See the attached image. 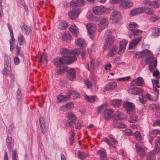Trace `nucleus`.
<instances>
[{"label": "nucleus", "instance_id": "nucleus-1", "mask_svg": "<svg viewBox=\"0 0 160 160\" xmlns=\"http://www.w3.org/2000/svg\"><path fill=\"white\" fill-rule=\"evenodd\" d=\"M136 57L138 59L144 57L146 58L145 61H142L141 63L142 65L145 66L151 62L153 59V55L151 51L146 49L143 51L138 52L135 55Z\"/></svg>", "mask_w": 160, "mask_h": 160}, {"label": "nucleus", "instance_id": "nucleus-2", "mask_svg": "<svg viewBox=\"0 0 160 160\" xmlns=\"http://www.w3.org/2000/svg\"><path fill=\"white\" fill-rule=\"evenodd\" d=\"M125 118V116L122 112L119 111H117L113 116V122L114 123L113 127L117 129L124 128H126V125L123 124H119L118 121L123 120Z\"/></svg>", "mask_w": 160, "mask_h": 160}, {"label": "nucleus", "instance_id": "nucleus-3", "mask_svg": "<svg viewBox=\"0 0 160 160\" xmlns=\"http://www.w3.org/2000/svg\"><path fill=\"white\" fill-rule=\"evenodd\" d=\"M72 60H67L63 58V57L60 58H56L53 60V62L55 66L58 67H60L63 64H69L75 61V58L72 57Z\"/></svg>", "mask_w": 160, "mask_h": 160}, {"label": "nucleus", "instance_id": "nucleus-4", "mask_svg": "<svg viewBox=\"0 0 160 160\" xmlns=\"http://www.w3.org/2000/svg\"><path fill=\"white\" fill-rule=\"evenodd\" d=\"M67 117L68 118V123L65 125V127L66 129H68L69 127L72 128V125L76 122V115L71 112L67 113Z\"/></svg>", "mask_w": 160, "mask_h": 160}, {"label": "nucleus", "instance_id": "nucleus-5", "mask_svg": "<svg viewBox=\"0 0 160 160\" xmlns=\"http://www.w3.org/2000/svg\"><path fill=\"white\" fill-rule=\"evenodd\" d=\"M5 62L4 65V68L3 70V74L6 76L11 75V64L10 63V59L5 58Z\"/></svg>", "mask_w": 160, "mask_h": 160}, {"label": "nucleus", "instance_id": "nucleus-6", "mask_svg": "<svg viewBox=\"0 0 160 160\" xmlns=\"http://www.w3.org/2000/svg\"><path fill=\"white\" fill-rule=\"evenodd\" d=\"M122 15L120 12L114 10L112 13L111 19L113 23H116L121 19Z\"/></svg>", "mask_w": 160, "mask_h": 160}, {"label": "nucleus", "instance_id": "nucleus-7", "mask_svg": "<svg viewBox=\"0 0 160 160\" xmlns=\"http://www.w3.org/2000/svg\"><path fill=\"white\" fill-rule=\"evenodd\" d=\"M81 12V10L79 8H73L68 12L69 18L72 19L76 18Z\"/></svg>", "mask_w": 160, "mask_h": 160}, {"label": "nucleus", "instance_id": "nucleus-8", "mask_svg": "<svg viewBox=\"0 0 160 160\" xmlns=\"http://www.w3.org/2000/svg\"><path fill=\"white\" fill-rule=\"evenodd\" d=\"M60 52V53L63 55L62 57H63L66 59L72 61V57H74L75 58V60H76V58L75 56H71V51L65 48H62Z\"/></svg>", "mask_w": 160, "mask_h": 160}, {"label": "nucleus", "instance_id": "nucleus-9", "mask_svg": "<svg viewBox=\"0 0 160 160\" xmlns=\"http://www.w3.org/2000/svg\"><path fill=\"white\" fill-rule=\"evenodd\" d=\"M108 19L105 18H101L99 20V23L98 24V31L101 32L104 28H106L108 25Z\"/></svg>", "mask_w": 160, "mask_h": 160}, {"label": "nucleus", "instance_id": "nucleus-10", "mask_svg": "<svg viewBox=\"0 0 160 160\" xmlns=\"http://www.w3.org/2000/svg\"><path fill=\"white\" fill-rule=\"evenodd\" d=\"M106 8L103 6H96L92 8L93 12L96 15H102L106 10Z\"/></svg>", "mask_w": 160, "mask_h": 160}, {"label": "nucleus", "instance_id": "nucleus-11", "mask_svg": "<svg viewBox=\"0 0 160 160\" xmlns=\"http://www.w3.org/2000/svg\"><path fill=\"white\" fill-rule=\"evenodd\" d=\"M123 105L127 113L129 114H132L135 110V106L133 103L126 102H124Z\"/></svg>", "mask_w": 160, "mask_h": 160}, {"label": "nucleus", "instance_id": "nucleus-12", "mask_svg": "<svg viewBox=\"0 0 160 160\" xmlns=\"http://www.w3.org/2000/svg\"><path fill=\"white\" fill-rule=\"evenodd\" d=\"M133 5V3L129 0H124L122 1L119 5V7L122 9H125L132 7Z\"/></svg>", "mask_w": 160, "mask_h": 160}, {"label": "nucleus", "instance_id": "nucleus-13", "mask_svg": "<svg viewBox=\"0 0 160 160\" xmlns=\"http://www.w3.org/2000/svg\"><path fill=\"white\" fill-rule=\"evenodd\" d=\"M67 78L69 80L72 81L75 78V72L73 68L67 69Z\"/></svg>", "mask_w": 160, "mask_h": 160}, {"label": "nucleus", "instance_id": "nucleus-14", "mask_svg": "<svg viewBox=\"0 0 160 160\" xmlns=\"http://www.w3.org/2000/svg\"><path fill=\"white\" fill-rule=\"evenodd\" d=\"M128 42V41L126 40H123L120 42V46L118 52L119 54H121L124 52Z\"/></svg>", "mask_w": 160, "mask_h": 160}, {"label": "nucleus", "instance_id": "nucleus-15", "mask_svg": "<svg viewBox=\"0 0 160 160\" xmlns=\"http://www.w3.org/2000/svg\"><path fill=\"white\" fill-rule=\"evenodd\" d=\"M86 27L88 33L90 35L93 34L96 29V25L92 23H89L87 24L86 25Z\"/></svg>", "mask_w": 160, "mask_h": 160}, {"label": "nucleus", "instance_id": "nucleus-16", "mask_svg": "<svg viewBox=\"0 0 160 160\" xmlns=\"http://www.w3.org/2000/svg\"><path fill=\"white\" fill-rule=\"evenodd\" d=\"M85 4V2L83 0H72L70 3V6L72 7H81Z\"/></svg>", "mask_w": 160, "mask_h": 160}, {"label": "nucleus", "instance_id": "nucleus-17", "mask_svg": "<svg viewBox=\"0 0 160 160\" xmlns=\"http://www.w3.org/2000/svg\"><path fill=\"white\" fill-rule=\"evenodd\" d=\"M113 111L111 109H106L103 112V117L107 120L111 118L113 116Z\"/></svg>", "mask_w": 160, "mask_h": 160}, {"label": "nucleus", "instance_id": "nucleus-18", "mask_svg": "<svg viewBox=\"0 0 160 160\" xmlns=\"http://www.w3.org/2000/svg\"><path fill=\"white\" fill-rule=\"evenodd\" d=\"M142 39V37H139L138 38H136L133 40H132L130 42L129 48L130 49H133L138 43L140 42L141 39Z\"/></svg>", "mask_w": 160, "mask_h": 160}, {"label": "nucleus", "instance_id": "nucleus-19", "mask_svg": "<svg viewBox=\"0 0 160 160\" xmlns=\"http://www.w3.org/2000/svg\"><path fill=\"white\" fill-rule=\"evenodd\" d=\"M144 10V7L135 8L131 11L130 14L132 16H134L143 12Z\"/></svg>", "mask_w": 160, "mask_h": 160}, {"label": "nucleus", "instance_id": "nucleus-20", "mask_svg": "<svg viewBox=\"0 0 160 160\" xmlns=\"http://www.w3.org/2000/svg\"><path fill=\"white\" fill-rule=\"evenodd\" d=\"M144 81L142 78L139 77L133 80L131 82V84L133 86H141L143 85Z\"/></svg>", "mask_w": 160, "mask_h": 160}, {"label": "nucleus", "instance_id": "nucleus-21", "mask_svg": "<svg viewBox=\"0 0 160 160\" xmlns=\"http://www.w3.org/2000/svg\"><path fill=\"white\" fill-rule=\"evenodd\" d=\"M117 86V84L115 82H110L108 83L105 87L103 91L105 92L112 90L116 88Z\"/></svg>", "mask_w": 160, "mask_h": 160}, {"label": "nucleus", "instance_id": "nucleus-22", "mask_svg": "<svg viewBox=\"0 0 160 160\" xmlns=\"http://www.w3.org/2000/svg\"><path fill=\"white\" fill-rule=\"evenodd\" d=\"M106 43L104 45V48L105 50H107L113 42L114 40V38L113 37H110L109 38H106Z\"/></svg>", "mask_w": 160, "mask_h": 160}, {"label": "nucleus", "instance_id": "nucleus-23", "mask_svg": "<svg viewBox=\"0 0 160 160\" xmlns=\"http://www.w3.org/2000/svg\"><path fill=\"white\" fill-rule=\"evenodd\" d=\"M89 64H88V69L90 70V68H93V67L98 65L99 64L98 61L95 58H90Z\"/></svg>", "mask_w": 160, "mask_h": 160}, {"label": "nucleus", "instance_id": "nucleus-24", "mask_svg": "<svg viewBox=\"0 0 160 160\" xmlns=\"http://www.w3.org/2000/svg\"><path fill=\"white\" fill-rule=\"evenodd\" d=\"M135 148L138 155L141 158L144 157L145 153L143 149L138 144H136Z\"/></svg>", "mask_w": 160, "mask_h": 160}, {"label": "nucleus", "instance_id": "nucleus-25", "mask_svg": "<svg viewBox=\"0 0 160 160\" xmlns=\"http://www.w3.org/2000/svg\"><path fill=\"white\" fill-rule=\"evenodd\" d=\"M142 31L135 29H130L128 32L131 35L130 37H131V35L134 36L140 35L142 34Z\"/></svg>", "mask_w": 160, "mask_h": 160}, {"label": "nucleus", "instance_id": "nucleus-26", "mask_svg": "<svg viewBox=\"0 0 160 160\" xmlns=\"http://www.w3.org/2000/svg\"><path fill=\"white\" fill-rule=\"evenodd\" d=\"M21 30L27 35H28L31 32V28L26 24H23L20 26Z\"/></svg>", "mask_w": 160, "mask_h": 160}, {"label": "nucleus", "instance_id": "nucleus-27", "mask_svg": "<svg viewBox=\"0 0 160 160\" xmlns=\"http://www.w3.org/2000/svg\"><path fill=\"white\" fill-rule=\"evenodd\" d=\"M73 106L72 103L70 102L65 105L61 106L59 110L60 111H66L71 109Z\"/></svg>", "mask_w": 160, "mask_h": 160}, {"label": "nucleus", "instance_id": "nucleus-28", "mask_svg": "<svg viewBox=\"0 0 160 160\" xmlns=\"http://www.w3.org/2000/svg\"><path fill=\"white\" fill-rule=\"evenodd\" d=\"M70 31L72 33L73 35L76 37L79 32L78 29L77 27L75 25H72L70 27Z\"/></svg>", "mask_w": 160, "mask_h": 160}, {"label": "nucleus", "instance_id": "nucleus-29", "mask_svg": "<svg viewBox=\"0 0 160 160\" xmlns=\"http://www.w3.org/2000/svg\"><path fill=\"white\" fill-rule=\"evenodd\" d=\"M148 68L149 70L151 72L153 71L156 69L157 64V60L156 59H153L150 63Z\"/></svg>", "mask_w": 160, "mask_h": 160}, {"label": "nucleus", "instance_id": "nucleus-30", "mask_svg": "<svg viewBox=\"0 0 160 160\" xmlns=\"http://www.w3.org/2000/svg\"><path fill=\"white\" fill-rule=\"evenodd\" d=\"M121 99H113L111 101L110 104L114 107H118L121 104Z\"/></svg>", "mask_w": 160, "mask_h": 160}, {"label": "nucleus", "instance_id": "nucleus-31", "mask_svg": "<svg viewBox=\"0 0 160 160\" xmlns=\"http://www.w3.org/2000/svg\"><path fill=\"white\" fill-rule=\"evenodd\" d=\"M152 36L153 38L158 37L160 34V29L157 27H153L152 28Z\"/></svg>", "mask_w": 160, "mask_h": 160}, {"label": "nucleus", "instance_id": "nucleus-32", "mask_svg": "<svg viewBox=\"0 0 160 160\" xmlns=\"http://www.w3.org/2000/svg\"><path fill=\"white\" fill-rule=\"evenodd\" d=\"M97 154L99 155L100 157V160H105L106 158V152L104 150H98L97 151Z\"/></svg>", "mask_w": 160, "mask_h": 160}, {"label": "nucleus", "instance_id": "nucleus-33", "mask_svg": "<svg viewBox=\"0 0 160 160\" xmlns=\"http://www.w3.org/2000/svg\"><path fill=\"white\" fill-rule=\"evenodd\" d=\"M158 134H160V131H151L149 132V136L150 138L149 141L151 142V140H152L153 138L155 137Z\"/></svg>", "mask_w": 160, "mask_h": 160}, {"label": "nucleus", "instance_id": "nucleus-34", "mask_svg": "<svg viewBox=\"0 0 160 160\" xmlns=\"http://www.w3.org/2000/svg\"><path fill=\"white\" fill-rule=\"evenodd\" d=\"M156 151H152L150 152L148 155L147 160H155Z\"/></svg>", "mask_w": 160, "mask_h": 160}, {"label": "nucleus", "instance_id": "nucleus-35", "mask_svg": "<svg viewBox=\"0 0 160 160\" xmlns=\"http://www.w3.org/2000/svg\"><path fill=\"white\" fill-rule=\"evenodd\" d=\"M39 123L41 129L44 130L46 129L45 122L44 117H41L39 119Z\"/></svg>", "mask_w": 160, "mask_h": 160}, {"label": "nucleus", "instance_id": "nucleus-36", "mask_svg": "<svg viewBox=\"0 0 160 160\" xmlns=\"http://www.w3.org/2000/svg\"><path fill=\"white\" fill-rule=\"evenodd\" d=\"M117 49L115 46H113L110 49L108 54V56L112 57L116 53Z\"/></svg>", "mask_w": 160, "mask_h": 160}, {"label": "nucleus", "instance_id": "nucleus-37", "mask_svg": "<svg viewBox=\"0 0 160 160\" xmlns=\"http://www.w3.org/2000/svg\"><path fill=\"white\" fill-rule=\"evenodd\" d=\"M6 142L8 148L10 149L13 145V144H12L13 142L12 141V138L8 136L6 139Z\"/></svg>", "mask_w": 160, "mask_h": 160}, {"label": "nucleus", "instance_id": "nucleus-38", "mask_svg": "<svg viewBox=\"0 0 160 160\" xmlns=\"http://www.w3.org/2000/svg\"><path fill=\"white\" fill-rule=\"evenodd\" d=\"M155 86H154V85H153V89L155 91V94H156V99L154 100L157 101L158 98V95L159 92V90L157 89V88H159L160 86L158 84H155Z\"/></svg>", "mask_w": 160, "mask_h": 160}, {"label": "nucleus", "instance_id": "nucleus-39", "mask_svg": "<svg viewBox=\"0 0 160 160\" xmlns=\"http://www.w3.org/2000/svg\"><path fill=\"white\" fill-rule=\"evenodd\" d=\"M68 23L65 21L61 22L58 26V28L59 29H64L68 27Z\"/></svg>", "mask_w": 160, "mask_h": 160}, {"label": "nucleus", "instance_id": "nucleus-40", "mask_svg": "<svg viewBox=\"0 0 160 160\" xmlns=\"http://www.w3.org/2000/svg\"><path fill=\"white\" fill-rule=\"evenodd\" d=\"M62 39L64 41L71 40L72 37L69 33H64L62 37Z\"/></svg>", "mask_w": 160, "mask_h": 160}, {"label": "nucleus", "instance_id": "nucleus-41", "mask_svg": "<svg viewBox=\"0 0 160 160\" xmlns=\"http://www.w3.org/2000/svg\"><path fill=\"white\" fill-rule=\"evenodd\" d=\"M18 41L20 45H22L25 43V39L24 37L21 35L18 37Z\"/></svg>", "mask_w": 160, "mask_h": 160}, {"label": "nucleus", "instance_id": "nucleus-42", "mask_svg": "<svg viewBox=\"0 0 160 160\" xmlns=\"http://www.w3.org/2000/svg\"><path fill=\"white\" fill-rule=\"evenodd\" d=\"M87 155L86 153L80 151H78V158L81 160H84Z\"/></svg>", "mask_w": 160, "mask_h": 160}, {"label": "nucleus", "instance_id": "nucleus-43", "mask_svg": "<svg viewBox=\"0 0 160 160\" xmlns=\"http://www.w3.org/2000/svg\"><path fill=\"white\" fill-rule=\"evenodd\" d=\"M82 120L80 119H79L75 124L76 129H81L82 127Z\"/></svg>", "mask_w": 160, "mask_h": 160}, {"label": "nucleus", "instance_id": "nucleus-44", "mask_svg": "<svg viewBox=\"0 0 160 160\" xmlns=\"http://www.w3.org/2000/svg\"><path fill=\"white\" fill-rule=\"evenodd\" d=\"M76 43L79 46L83 47L85 45V41L83 39L78 38L76 41Z\"/></svg>", "mask_w": 160, "mask_h": 160}, {"label": "nucleus", "instance_id": "nucleus-45", "mask_svg": "<svg viewBox=\"0 0 160 160\" xmlns=\"http://www.w3.org/2000/svg\"><path fill=\"white\" fill-rule=\"evenodd\" d=\"M144 12H145V13L147 14L150 15H152L154 12L153 10L149 8H145L144 7Z\"/></svg>", "mask_w": 160, "mask_h": 160}, {"label": "nucleus", "instance_id": "nucleus-46", "mask_svg": "<svg viewBox=\"0 0 160 160\" xmlns=\"http://www.w3.org/2000/svg\"><path fill=\"white\" fill-rule=\"evenodd\" d=\"M67 69L66 67H63L57 70V72L59 74L62 75L66 71Z\"/></svg>", "mask_w": 160, "mask_h": 160}, {"label": "nucleus", "instance_id": "nucleus-47", "mask_svg": "<svg viewBox=\"0 0 160 160\" xmlns=\"http://www.w3.org/2000/svg\"><path fill=\"white\" fill-rule=\"evenodd\" d=\"M150 109H157L158 111H160V106L155 104H151L149 106Z\"/></svg>", "mask_w": 160, "mask_h": 160}, {"label": "nucleus", "instance_id": "nucleus-48", "mask_svg": "<svg viewBox=\"0 0 160 160\" xmlns=\"http://www.w3.org/2000/svg\"><path fill=\"white\" fill-rule=\"evenodd\" d=\"M150 18V20L152 22H155L158 21L160 18L156 15H152Z\"/></svg>", "mask_w": 160, "mask_h": 160}, {"label": "nucleus", "instance_id": "nucleus-49", "mask_svg": "<svg viewBox=\"0 0 160 160\" xmlns=\"http://www.w3.org/2000/svg\"><path fill=\"white\" fill-rule=\"evenodd\" d=\"M134 136L138 141H140L141 139V134L138 131H136L134 134Z\"/></svg>", "mask_w": 160, "mask_h": 160}, {"label": "nucleus", "instance_id": "nucleus-50", "mask_svg": "<svg viewBox=\"0 0 160 160\" xmlns=\"http://www.w3.org/2000/svg\"><path fill=\"white\" fill-rule=\"evenodd\" d=\"M75 132L74 131H72L71 133L70 136L69 138L70 145V146L72 145L73 143L74 140V137L75 135Z\"/></svg>", "mask_w": 160, "mask_h": 160}, {"label": "nucleus", "instance_id": "nucleus-51", "mask_svg": "<svg viewBox=\"0 0 160 160\" xmlns=\"http://www.w3.org/2000/svg\"><path fill=\"white\" fill-rule=\"evenodd\" d=\"M86 99L88 102H92L95 100L94 96H86L85 97Z\"/></svg>", "mask_w": 160, "mask_h": 160}, {"label": "nucleus", "instance_id": "nucleus-52", "mask_svg": "<svg viewBox=\"0 0 160 160\" xmlns=\"http://www.w3.org/2000/svg\"><path fill=\"white\" fill-rule=\"evenodd\" d=\"M58 101V102H60L62 101H67L65 96L62 95H58L57 98Z\"/></svg>", "mask_w": 160, "mask_h": 160}, {"label": "nucleus", "instance_id": "nucleus-53", "mask_svg": "<svg viewBox=\"0 0 160 160\" xmlns=\"http://www.w3.org/2000/svg\"><path fill=\"white\" fill-rule=\"evenodd\" d=\"M139 99L142 104H144L147 100L145 97L143 95L140 96L139 97Z\"/></svg>", "mask_w": 160, "mask_h": 160}, {"label": "nucleus", "instance_id": "nucleus-54", "mask_svg": "<svg viewBox=\"0 0 160 160\" xmlns=\"http://www.w3.org/2000/svg\"><path fill=\"white\" fill-rule=\"evenodd\" d=\"M12 160H18V158L17 156L16 151L15 150H12Z\"/></svg>", "mask_w": 160, "mask_h": 160}, {"label": "nucleus", "instance_id": "nucleus-55", "mask_svg": "<svg viewBox=\"0 0 160 160\" xmlns=\"http://www.w3.org/2000/svg\"><path fill=\"white\" fill-rule=\"evenodd\" d=\"M150 7L154 8H158L159 6V4L157 2H151Z\"/></svg>", "mask_w": 160, "mask_h": 160}, {"label": "nucleus", "instance_id": "nucleus-56", "mask_svg": "<svg viewBox=\"0 0 160 160\" xmlns=\"http://www.w3.org/2000/svg\"><path fill=\"white\" fill-rule=\"evenodd\" d=\"M84 82L87 88H89L91 87L92 86V83L90 81L87 79L84 80Z\"/></svg>", "mask_w": 160, "mask_h": 160}, {"label": "nucleus", "instance_id": "nucleus-57", "mask_svg": "<svg viewBox=\"0 0 160 160\" xmlns=\"http://www.w3.org/2000/svg\"><path fill=\"white\" fill-rule=\"evenodd\" d=\"M143 92V90L140 88H135V94H139Z\"/></svg>", "mask_w": 160, "mask_h": 160}, {"label": "nucleus", "instance_id": "nucleus-58", "mask_svg": "<svg viewBox=\"0 0 160 160\" xmlns=\"http://www.w3.org/2000/svg\"><path fill=\"white\" fill-rule=\"evenodd\" d=\"M80 52L78 49H75L73 51H71V56L72 55H78L80 54Z\"/></svg>", "mask_w": 160, "mask_h": 160}, {"label": "nucleus", "instance_id": "nucleus-59", "mask_svg": "<svg viewBox=\"0 0 160 160\" xmlns=\"http://www.w3.org/2000/svg\"><path fill=\"white\" fill-rule=\"evenodd\" d=\"M160 78V77H157L156 78V79H152V82L153 85H154V86H155V84H158L159 82L158 80Z\"/></svg>", "mask_w": 160, "mask_h": 160}, {"label": "nucleus", "instance_id": "nucleus-60", "mask_svg": "<svg viewBox=\"0 0 160 160\" xmlns=\"http://www.w3.org/2000/svg\"><path fill=\"white\" fill-rule=\"evenodd\" d=\"M47 56L46 54L44 53H43V55L42 56L40 55V57L39 59V61L40 62H42V60L44 59L45 61H46Z\"/></svg>", "mask_w": 160, "mask_h": 160}, {"label": "nucleus", "instance_id": "nucleus-61", "mask_svg": "<svg viewBox=\"0 0 160 160\" xmlns=\"http://www.w3.org/2000/svg\"><path fill=\"white\" fill-rule=\"evenodd\" d=\"M72 91L71 90H68L66 96H65L67 100H68L70 98L71 96L72 95Z\"/></svg>", "mask_w": 160, "mask_h": 160}, {"label": "nucleus", "instance_id": "nucleus-62", "mask_svg": "<svg viewBox=\"0 0 160 160\" xmlns=\"http://www.w3.org/2000/svg\"><path fill=\"white\" fill-rule=\"evenodd\" d=\"M102 141L107 143L108 144V145H109V147H110V148L111 147H114L112 145V144L111 143H110V141L108 138H103L102 139Z\"/></svg>", "mask_w": 160, "mask_h": 160}, {"label": "nucleus", "instance_id": "nucleus-63", "mask_svg": "<svg viewBox=\"0 0 160 160\" xmlns=\"http://www.w3.org/2000/svg\"><path fill=\"white\" fill-rule=\"evenodd\" d=\"M111 32H112L110 30H107V31L106 32L105 34V36H104L105 39L107 38H110V37H111L110 36V35Z\"/></svg>", "mask_w": 160, "mask_h": 160}, {"label": "nucleus", "instance_id": "nucleus-64", "mask_svg": "<svg viewBox=\"0 0 160 160\" xmlns=\"http://www.w3.org/2000/svg\"><path fill=\"white\" fill-rule=\"evenodd\" d=\"M138 25L134 22H131L129 25V27L130 28H138Z\"/></svg>", "mask_w": 160, "mask_h": 160}]
</instances>
